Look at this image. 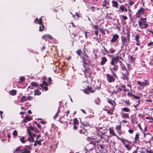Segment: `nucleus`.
<instances>
[{
  "label": "nucleus",
  "mask_w": 153,
  "mask_h": 153,
  "mask_svg": "<svg viewBox=\"0 0 153 153\" xmlns=\"http://www.w3.org/2000/svg\"><path fill=\"white\" fill-rule=\"evenodd\" d=\"M144 11L145 9L142 7H141L139 10H138L137 12L140 14H144Z\"/></svg>",
  "instance_id": "obj_28"
},
{
  "label": "nucleus",
  "mask_w": 153,
  "mask_h": 153,
  "mask_svg": "<svg viewBox=\"0 0 153 153\" xmlns=\"http://www.w3.org/2000/svg\"><path fill=\"white\" fill-rule=\"evenodd\" d=\"M146 18H143V17L140 18L141 21L143 22H145L146 21Z\"/></svg>",
  "instance_id": "obj_62"
},
{
  "label": "nucleus",
  "mask_w": 153,
  "mask_h": 153,
  "mask_svg": "<svg viewBox=\"0 0 153 153\" xmlns=\"http://www.w3.org/2000/svg\"><path fill=\"white\" fill-rule=\"evenodd\" d=\"M82 126V124H81L79 126H77V128L76 129H75V130H76L77 131H79V133L80 134V130H82L83 128V127Z\"/></svg>",
  "instance_id": "obj_37"
},
{
  "label": "nucleus",
  "mask_w": 153,
  "mask_h": 153,
  "mask_svg": "<svg viewBox=\"0 0 153 153\" xmlns=\"http://www.w3.org/2000/svg\"><path fill=\"white\" fill-rule=\"evenodd\" d=\"M27 100V97L25 96H23L21 97L20 101L21 102H24L26 101Z\"/></svg>",
  "instance_id": "obj_35"
},
{
  "label": "nucleus",
  "mask_w": 153,
  "mask_h": 153,
  "mask_svg": "<svg viewBox=\"0 0 153 153\" xmlns=\"http://www.w3.org/2000/svg\"><path fill=\"white\" fill-rule=\"evenodd\" d=\"M107 101L112 106H113L114 105V107H115L116 104L114 101L112 100L109 98H108Z\"/></svg>",
  "instance_id": "obj_24"
},
{
  "label": "nucleus",
  "mask_w": 153,
  "mask_h": 153,
  "mask_svg": "<svg viewBox=\"0 0 153 153\" xmlns=\"http://www.w3.org/2000/svg\"><path fill=\"white\" fill-rule=\"evenodd\" d=\"M108 61L107 59L105 57L103 56L101 57V61L100 62V65H105L106 63Z\"/></svg>",
  "instance_id": "obj_19"
},
{
  "label": "nucleus",
  "mask_w": 153,
  "mask_h": 153,
  "mask_svg": "<svg viewBox=\"0 0 153 153\" xmlns=\"http://www.w3.org/2000/svg\"><path fill=\"white\" fill-rule=\"evenodd\" d=\"M109 133L110 134H111L112 136H116L117 137H118L116 135L115 133H114V130L113 128H109L108 129Z\"/></svg>",
  "instance_id": "obj_22"
},
{
  "label": "nucleus",
  "mask_w": 153,
  "mask_h": 153,
  "mask_svg": "<svg viewBox=\"0 0 153 153\" xmlns=\"http://www.w3.org/2000/svg\"><path fill=\"white\" fill-rule=\"evenodd\" d=\"M95 103L97 105L99 104V102H100V101L99 100V98H97L96 100H95Z\"/></svg>",
  "instance_id": "obj_55"
},
{
  "label": "nucleus",
  "mask_w": 153,
  "mask_h": 153,
  "mask_svg": "<svg viewBox=\"0 0 153 153\" xmlns=\"http://www.w3.org/2000/svg\"><path fill=\"white\" fill-rule=\"evenodd\" d=\"M144 137L145 141H150V140L152 141L153 137L150 134L147 133V134H144Z\"/></svg>",
  "instance_id": "obj_10"
},
{
  "label": "nucleus",
  "mask_w": 153,
  "mask_h": 153,
  "mask_svg": "<svg viewBox=\"0 0 153 153\" xmlns=\"http://www.w3.org/2000/svg\"><path fill=\"white\" fill-rule=\"evenodd\" d=\"M114 66L112 68L110 67V70L111 71V73L113 74V75L115 77L117 78V76L116 74L114 73V71H117L118 70V66L116 65H113Z\"/></svg>",
  "instance_id": "obj_8"
},
{
  "label": "nucleus",
  "mask_w": 153,
  "mask_h": 153,
  "mask_svg": "<svg viewBox=\"0 0 153 153\" xmlns=\"http://www.w3.org/2000/svg\"><path fill=\"white\" fill-rule=\"evenodd\" d=\"M25 137L24 136L22 137L20 139V140L22 143H25Z\"/></svg>",
  "instance_id": "obj_40"
},
{
  "label": "nucleus",
  "mask_w": 153,
  "mask_h": 153,
  "mask_svg": "<svg viewBox=\"0 0 153 153\" xmlns=\"http://www.w3.org/2000/svg\"><path fill=\"white\" fill-rule=\"evenodd\" d=\"M144 23L141 21L138 22L139 27L141 29L146 28L149 26L148 24Z\"/></svg>",
  "instance_id": "obj_9"
},
{
  "label": "nucleus",
  "mask_w": 153,
  "mask_h": 153,
  "mask_svg": "<svg viewBox=\"0 0 153 153\" xmlns=\"http://www.w3.org/2000/svg\"><path fill=\"white\" fill-rule=\"evenodd\" d=\"M122 123L120 122L119 125H117L115 128L116 129L117 131H121V124Z\"/></svg>",
  "instance_id": "obj_31"
},
{
  "label": "nucleus",
  "mask_w": 153,
  "mask_h": 153,
  "mask_svg": "<svg viewBox=\"0 0 153 153\" xmlns=\"http://www.w3.org/2000/svg\"><path fill=\"white\" fill-rule=\"evenodd\" d=\"M122 117L125 118H129V114L127 113H124L122 115Z\"/></svg>",
  "instance_id": "obj_34"
},
{
  "label": "nucleus",
  "mask_w": 153,
  "mask_h": 153,
  "mask_svg": "<svg viewBox=\"0 0 153 153\" xmlns=\"http://www.w3.org/2000/svg\"><path fill=\"white\" fill-rule=\"evenodd\" d=\"M122 76H121V79L123 80H126L128 81L129 79V72H122Z\"/></svg>",
  "instance_id": "obj_7"
},
{
  "label": "nucleus",
  "mask_w": 153,
  "mask_h": 153,
  "mask_svg": "<svg viewBox=\"0 0 153 153\" xmlns=\"http://www.w3.org/2000/svg\"><path fill=\"white\" fill-rule=\"evenodd\" d=\"M113 3V6L117 8L118 4L117 1H112Z\"/></svg>",
  "instance_id": "obj_39"
},
{
  "label": "nucleus",
  "mask_w": 153,
  "mask_h": 153,
  "mask_svg": "<svg viewBox=\"0 0 153 153\" xmlns=\"http://www.w3.org/2000/svg\"><path fill=\"white\" fill-rule=\"evenodd\" d=\"M82 53V51L80 49H78L76 51V53L78 54V56H80Z\"/></svg>",
  "instance_id": "obj_50"
},
{
  "label": "nucleus",
  "mask_w": 153,
  "mask_h": 153,
  "mask_svg": "<svg viewBox=\"0 0 153 153\" xmlns=\"http://www.w3.org/2000/svg\"><path fill=\"white\" fill-rule=\"evenodd\" d=\"M119 57L117 56L115 57H113L111 59V62L110 64L111 65H115L117 64L118 62L119 61Z\"/></svg>",
  "instance_id": "obj_5"
},
{
  "label": "nucleus",
  "mask_w": 153,
  "mask_h": 153,
  "mask_svg": "<svg viewBox=\"0 0 153 153\" xmlns=\"http://www.w3.org/2000/svg\"><path fill=\"white\" fill-rule=\"evenodd\" d=\"M106 77L107 81L110 83H113L115 81V79L114 76L111 75L110 74H107L106 75Z\"/></svg>",
  "instance_id": "obj_4"
},
{
  "label": "nucleus",
  "mask_w": 153,
  "mask_h": 153,
  "mask_svg": "<svg viewBox=\"0 0 153 153\" xmlns=\"http://www.w3.org/2000/svg\"><path fill=\"white\" fill-rule=\"evenodd\" d=\"M64 116H62V117L59 120V121L61 123H65V122L64 121L62 120V119H64Z\"/></svg>",
  "instance_id": "obj_52"
},
{
  "label": "nucleus",
  "mask_w": 153,
  "mask_h": 153,
  "mask_svg": "<svg viewBox=\"0 0 153 153\" xmlns=\"http://www.w3.org/2000/svg\"><path fill=\"white\" fill-rule=\"evenodd\" d=\"M37 23L39 25L43 24L42 18H39V19L38 22H37Z\"/></svg>",
  "instance_id": "obj_51"
},
{
  "label": "nucleus",
  "mask_w": 153,
  "mask_h": 153,
  "mask_svg": "<svg viewBox=\"0 0 153 153\" xmlns=\"http://www.w3.org/2000/svg\"><path fill=\"white\" fill-rule=\"evenodd\" d=\"M122 110L124 112H129L130 110V109L127 107H124V108L122 109Z\"/></svg>",
  "instance_id": "obj_41"
},
{
  "label": "nucleus",
  "mask_w": 153,
  "mask_h": 153,
  "mask_svg": "<svg viewBox=\"0 0 153 153\" xmlns=\"http://www.w3.org/2000/svg\"><path fill=\"white\" fill-rule=\"evenodd\" d=\"M21 146H19L17 148H16L13 151V152L14 153H17L18 152H21L22 150L21 149Z\"/></svg>",
  "instance_id": "obj_26"
},
{
  "label": "nucleus",
  "mask_w": 153,
  "mask_h": 153,
  "mask_svg": "<svg viewBox=\"0 0 153 153\" xmlns=\"http://www.w3.org/2000/svg\"><path fill=\"white\" fill-rule=\"evenodd\" d=\"M32 120V117H30L28 115H27L25 117L23 120V122L25 123H27L28 121H30Z\"/></svg>",
  "instance_id": "obj_21"
},
{
  "label": "nucleus",
  "mask_w": 153,
  "mask_h": 153,
  "mask_svg": "<svg viewBox=\"0 0 153 153\" xmlns=\"http://www.w3.org/2000/svg\"><path fill=\"white\" fill-rule=\"evenodd\" d=\"M126 7H124L123 5H121L120 7L119 10H122V12H123L124 11L125 8Z\"/></svg>",
  "instance_id": "obj_46"
},
{
  "label": "nucleus",
  "mask_w": 153,
  "mask_h": 153,
  "mask_svg": "<svg viewBox=\"0 0 153 153\" xmlns=\"http://www.w3.org/2000/svg\"><path fill=\"white\" fill-rule=\"evenodd\" d=\"M68 25L69 26V27H71V26H72V27H74V29H75V28L76 27V26L75 25H74V23L73 22H71L70 24H68Z\"/></svg>",
  "instance_id": "obj_47"
},
{
  "label": "nucleus",
  "mask_w": 153,
  "mask_h": 153,
  "mask_svg": "<svg viewBox=\"0 0 153 153\" xmlns=\"http://www.w3.org/2000/svg\"><path fill=\"white\" fill-rule=\"evenodd\" d=\"M90 9L91 11H94L96 9V8L95 7L92 6L90 7Z\"/></svg>",
  "instance_id": "obj_60"
},
{
  "label": "nucleus",
  "mask_w": 153,
  "mask_h": 153,
  "mask_svg": "<svg viewBox=\"0 0 153 153\" xmlns=\"http://www.w3.org/2000/svg\"><path fill=\"white\" fill-rule=\"evenodd\" d=\"M32 148L30 147V146L25 145L22 150L21 153H30L31 151L30 149H32Z\"/></svg>",
  "instance_id": "obj_6"
},
{
  "label": "nucleus",
  "mask_w": 153,
  "mask_h": 153,
  "mask_svg": "<svg viewBox=\"0 0 153 153\" xmlns=\"http://www.w3.org/2000/svg\"><path fill=\"white\" fill-rule=\"evenodd\" d=\"M82 124V127L83 128H84V129H86V131L88 129L91 127V126L90 125H88V126H87V125H85V124H84L83 123Z\"/></svg>",
  "instance_id": "obj_32"
},
{
  "label": "nucleus",
  "mask_w": 153,
  "mask_h": 153,
  "mask_svg": "<svg viewBox=\"0 0 153 153\" xmlns=\"http://www.w3.org/2000/svg\"><path fill=\"white\" fill-rule=\"evenodd\" d=\"M46 38H47L46 35H45L42 36V39L45 40V41H47Z\"/></svg>",
  "instance_id": "obj_63"
},
{
  "label": "nucleus",
  "mask_w": 153,
  "mask_h": 153,
  "mask_svg": "<svg viewBox=\"0 0 153 153\" xmlns=\"http://www.w3.org/2000/svg\"><path fill=\"white\" fill-rule=\"evenodd\" d=\"M96 146V143L95 141H91L87 145L85 150L87 151L92 150Z\"/></svg>",
  "instance_id": "obj_2"
},
{
  "label": "nucleus",
  "mask_w": 153,
  "mask_h": 153,
  "mask_svg": "<svg viewBox=\"0 0 153 153\" xmlns=\"http://www.w3.org/2000/svg\"><path fill=\"white\" fill-rule=\"evenodd\" d=\"M139 134L138 133H137L135 136L134 142L135 143H137L139 140Z\"/></svg>",
  "instance_id": "obj_30"
},
{
  "label": "nucleus",
  "mask_w": 153,
  "mask_h": 153,
  "mask_svg": "<svg viewBox=\"0 0 153 153\" xmlns=\"http://www.w3.org/2000/svg\"><path fill=\"white\" fill-rule=\"evenodd\" d=\"M87 131H86V129H84V128H83L82 130H80V134L87 135L88 134Z\"/></svg>",
  "instance_id": "obj_29"
},
{
  "label": "nucleus",
  "mask_w": 153,
  "mask_h": 153,
  "mask_svg": "<svg viewBox=\"0 0 153 153\" xmlns=\"http://www.w3.org/2000/svg\"><path fill=\"white\" fill-rule=\"evenodd\" d=\"M138 152L140 153H147L146 149L144 147H140L138 148Z\"/></svg>",
  "instance_id": "obj_23"
},
{
  "label": "nucleus",
  "mask_w": 153,
  "mask_h": 153,
  "mask_svg": "<svg viewBox=\"0 0 153 153\" xmlns=\"http://www.w3.org/2000/svg\"><path fill=\"white\" fill-rule=\"evenodd\" d=\"M73 129H75L77 128V126L79 125V122L77 118H75L73 119Z\"/></svg>",
  "instance_id": "obj_14"
},
{
  "label": "nucleus",
  "mask_w": 153,
  "mask_h": 153,
  "mask_svg": "<svg viewBox=\"0 0 153 153\" xmlns=\"http://www.w3.org/2000/svg\"><path fill=\"white\" fill-rule=\"evenodd\" d=\"M140 14L137 12L136 14V16L137 18H139L141 17Z\"/></svg>",
  "instance_id": "obj_61"
},
{
  "label": "nucleus",
  "mask_w": 153,
  "mask_h": 153,
  "mask_svg": "<svg viewBox=\"0 0 153 153\" xmlns=\"http://www.w3.org/2000/svg\"><path fill=\"white\" fill-rule=\"evenodd\" d=\"M109 51L111 53L113 54L115 52V49L113 48H111L109 50Z\"/></svg>",
  "instance_id": "obj_54"
},
{
  "label": "nucleus",
  "mask_w": 153,
  "mask_h": 153,
  "mask_svg": "<svg viewBox=\"0 0 153 153\" xmlns=\"http://www.w3.org/2000/svg\"><path fill=\"white\" fill-rule=\"evenodd\" d=\"M99 29L100 31L102 33L103 35H104L105 34V31L103 30H102V28H99Z\"/></svg>",
  "instance_id": "obj_59"
},
{
  "label": "nucleus",
  "mask_w": 153,
  "mask_h": 153,
  "mask_svg": "<svg viewBox=\"0 0 153 153\" xmlns=\"http://www.w3.org/2000/svg\"><path fill=\"white\" fill-rule=\"evenodd\" d=\"M121 87L122 88H123V90L124 92H126L128 91V90L126 88V86L124 85H121Z\"/></svg>",
  "instance_id": "obj_48"
},
{
  "label": "nucleus",
  "mask_w": 153,
  "mask_h": 153,
  "mask_svg": "<svg viewBox=\"0 0 153 153\" xmlns=\"http://www.w3.org/2000/svg\"><path fill=\"white\" fill-rule=\"evenodd\" d=\"M126 35V36L123 35L121 37L122 45L123 46H128L130 42V35L129 31L127 32Z\"/></svg>",
  "instance_id": "obj_1"
},
{
  "label": "nucleus",
  "mask_w": 153,
  "mask_h": 153,
  "mask_svg": "<svg viewBox=\"0 0 153 153\" xmlns=\"http://www.w3.org/2000/svg\"><path fill=\"white\" fill-rule=\"evenodd\" d=\"M82 62L84 65L86 64L88 65L90 64L91 60L88 58H86L85 56H83L82 58Z\"/></svg>",
  "instance_id": "obj_11"
},
{
  "label": "nucleus",
  "mask_w": 153,
  "mask_h": 153,
  "mask_svg": "<svg viewBox=\"0 0 153 153\" xmlns=\"http://www.w3.org/2000/svg\"><path fill=\"white\" fill-rule=\"evenodd\" d=\"M34 128L32 126H30L29 127H28L27 129V131L28 133V131H31H31H33Z\"/></svg>",
  "instance_id": "obj_42"
},
{
  "label": "nucleus",
  "mask_w": 153,
  "mask_h": 153,
  "mask_svg": "<svg viewBox=\"0 0 153 153\" xmlns=\"http://www.w3.org/2000/svg\"><path fill=\"white\" fill-rule=\"evenodd\" d=\"M140 38V35L137 34L136 36H135V40L136 42V45L137 46H139L140 45V41L139 40V39Z\"/></svg>",
  "instance_id": "obj_20"
},
{
  "label": "nucleus",
  "mask_w": 153,
  "mask_h": 153,
  "mask_svg": "<svg viewBox=\"0 0 153 153\" xmlns=\"http://www.w3.org/2000/svg\"><path fill=\"white\" fill-rule=\"evenodd\" d=\"M25 77L24 76H21L19 78V80L21 82H23L25 80Z\"/></svg>",
  "instance_id": "obj_56"
},
{
  "label": "nucleus",
  "mask_w": 153,
  "mask_h": 153,
  "mask_svg": "<svg viewBox=\"0 0 153 153\" xmlns=\"http://www.w3.org/2000/svg\"><path fill=\"white\" fill-rule=\"evenodd\" d=\"M30 85L31 86H33L34 87H37L39 86L38 83L36 82H31L30 83Z\"/></svg>",
  "instance_id": "obj_25"
},
{
  "label": "nucleus",
  "mask_w": 153,
  "mask_h": 153,
  "mask_svg": "<svg viewBox=\"0 0 153 153\" xmlns=\"http://www.w3.org/2000/svg\"><path fill=\"white\" fill-rule=\"evenodd\" d=\"M87 89L88 91H91L92 93H93L95 91V90L94 89L93 90L92 89V88L88 87Z\"/></svg>",
  "instance_id": "obj_49"
},
{
  "label": "nucleus",
  "mask_w": 153,
  "mask_h": 153,
  "mask_svg": "<svg viewBox=\"0 0 153 153\" xmlns=\"http://www.w3.org/2000/svg\"><path fill=\"white\" fill-rule=\"evenodd\" d=\"M120 63V67L121 68V71H122V72L125 73V72H127L128 71V69L126 68V66L123 64L121 61L119 62Z\"/></svg>",
  "instance_id": "obj_13"
},
{
  "label": "nucleus",
  "mask_w": 153,
  "mask_h": 153,
  "mask_svg": "<svg viewBox=\"0 0 153 153\" xmlns=\"http://www.w3.org/2000/svg\"><path fill=\"white\" fill-rule=\"evenodd\" d=\"M16 93L17 91L16 90H11L9 92V94L10 95L13 96L16 95Z\"/></svg>",
  "instance_id": "obj_33"
},
{
  "label": "nucleus",
  "mask_w": 153,
  "mask_h": 153,
  "mask_svg": "<svg viewBox=\"0 0 153 153\" xmlns=\"http://www.w3.org/2000/svg\"><path fill=\"white\" fill-rule=\"evenodd\" d=\"M34 123L35 124L37 125V126L38 128H39L40 129H41V125L38 124L36 121H35Z\"/></svg>",
  "instance_id": "obj_57"
},
{
  "label": "nucleus",
  "mask_w": 153,
  "mask_h": 153,
  "mask_svg": "<svg viewBox=\"0 0 153 153\" xmlns=\"http://www.w3.org/2000/svg\"><path fill=\"white\" fill-rule=\"evenodd\" d=\"M120 19H122L123 21H125L128 19L127 16L123 15H120Z\"/></svg>",
  "instance_id": "obj_38"
},
{
  "label": "nucleus",
  "mask_w": 153,
  "mask_h": 153,
  "mask_svg": "<svg viewBox=\"0 0 153 153\" xmlns=\"http://www.w3.org/2000/svg\"><path fill=\"white\" fill-rule=\"evenodd\" d=\"M46 37L47 38H48L50 40H52L53 39V37L50 35H46Z\"/></svg>",
  "instance_id": "obj_58"
},
{
  "label": "nucleus",
  "mask_w": 153,
  "mask_h": 153,
  "mask_svg": "<svg viewBox=\"0 0 153 153\" xmlns=\"http://www.w3.org/2000/svg\"><path fill=\"white\" fill-rule=\"evenodd\" d=\"M119 37V36L117 34H114L111 40V42L112 43L115 42L117 40Z\"/></svg>",
  "instance_id": "obj_16"
},
{
  "label": "nucleus",
  "mask_w": 153,
  "mask_h": 153,
  "mask_svg": "<svg viewBox=\"0 0 153 153\" xmlns=\"http://www.w3.org/2000/svg\"><path fill=\"white\" fill-rule=\"evenodd\" d=\"M142 143L144 147L147 148H150L151 146V142L150 141H143L142 142Z\"/></svg>",
  "instance_id": "obj_15"
},
{
  "label": "nucleus",
  "mask_w": 153,
  "mask_h": 153,
  "mask_svg": "<svg viewBox=\"0 0 153 153\" xmlns=\"http://www.w3.org/2000/svg\"><path fill=\"white\" fill-rule=\"evenodd\" d=\"M18 132L16 130H15L13 131V137L15 138H16V137L17 136L18 134Z\"/></svg>",
  "instance_id": "obj_43"
},
{
  "label": "nucleus",
  "mask_w": 153,
  "mask_h": 153,
  "mask_svg": "<svg viewBox=\"0 0 153 153\" xmlns=\"http://www.w3.org/2000/svg\"><path fill=\"white\" fill-rule=\"evenodd\" d=\"M114 109V105L111 108V109L108 110L106 109H104V110L107 112V114L109 115H112L113 114V112Z\"/></svg>",
  "instance_id": "obj_17"
},
{
  "label": "nucleus",
  "mask_w": 153,
  "mask_h": 153,
  "mask_svg": "<svg viewBox=\"0 0 153 153\" xmlns=\"http://www.w3.org/2000/svg\"><path fill=\"white\" fill-rule=\"evenodd\" d=\"M83 66L85 68L84 70H83V71L84 73L85 77L86 78L89 77L92 74V72L91 71V70L89 68L86 67L85 65H83Z\"/></svg>",
  "instance_id": "obj_3"
},
{
  "label": "nucleus",
  "mask_w": 153,
  "mask_h": 153,
  "mask_svg": "<svg viewBox=\"0 0 153 153\" xmlns=\"http://www.w3.org/2000/svg\"><path fill=\"white\" fill-rule=\"evenodd\" d=\"M71 35V37L73 39L75 37H76L77 36V34L76 33H72Z\"/></svg>",
  "instance_id": "obj_53"
},
{
  "label": "nucleus",
  "mask_w": 153,
  "mask_h": 153,
  "mask_svg": "<svg viewBox=\"0 0 153 153\" xmlns=\"http://www.w3.org/2000/svg\"><path fill=\"white\" fill-rule=\"evenodd\" d=\"M40 25L39 27V30L40 32H42L43 31L45 30V27L43 24Z\"/></svg>",
  "instance_id": "obj_27"
},
{
  "label": "nucleus",
  "mask_w": 153,
  "mask_h": 153,
  "mask_svg": "<svg viewBox=\"0 0 153 153\" xmlns=\"http://www.w3.org/2000/svg\"><path fill=\"white\" fill-rule=\"evenodd\" d=\"M145 82H142L140 81H137V85H139L141 87L146 86L147 85H149V83L148 82V80H145Z\"/></svg>",
  "instance_id": "obj_12"
},
{
  "label": "nucleus",
  "mask_w": 153,
  "mask_h": 153,
  "mask_svg": "<svg viewBox=\"0 0 153 153\" xmlns=\"http://www.w3.org/2000/svg\"><path fill=\"white\" fill-rule=\"evenodd\" d=\"M41 93L38 89L34 91V94L35 95H41Z\"/></svg>",
  "instance_id": "obj_36"
},
{
  "label": "nucleus",
  "mask_w": 153,
  "mask_h": 153,
  "mask_svg": "<svg viewBox=\"0 0 153 153\" xmlns=\"http://www.w3.org/2000/svg\"><path fill=\"white\" fill-rule=\"evenodd\" d=\"M137 126H138L139 127V128H140V129L141 130V131H147V127H145V128H144V129H142V128L141 127V125H140V123H139L137 124Z\"/></svg>",
  "instance_id": "obj_44"
},
{
  "label": "nucleus",
  "mask_w": 153,
  "mask_h": 153,
  "mask_svg": "<svg viewBox=\"0 0 153 153\" xmlns=\"http://www.w3.org/2000/svg\"><path fill=\"white\" fill-rule=\"evenodd\" d=\"M128 132L129 133L132 134L133 133L134 131L131 129H130L128 130Z\"/></svg>",
  "instance_id": "obj_64"
},
{
  "label": "nucleus",
  "mask_w": 153,
  "mask_h": 153,
  "mask_svg": "<svg viewBox=\"0 0 153 153\" xmlns=\"http://www.w3.org/2000/svg\"><path fill=\"white\" fill-rule=\"evenodd\" d=\"M125 148H126L129 151V150H130V149H131V146H130V145L128 144H126V145H125V146H124Z\"/></svg>",
  "instance_id": "obj_45"
},
{
  "label": "nucleus",
  "mask_w": 153,
  "mask_h": 153,
  "mask_svg": "<svg viewBox=\"0 0 153 153\" xmlns=\"http://www.w3.org/2000/svg\"><path fill=\"white\" fill-rule=\"evenodd\" d=\"M29 137L27 138L28 140L30 142H34V137L32 136V132L31 131H28V134Z\"/></svg>",
  "instance_id": "obj_18"
}]
</instances>
